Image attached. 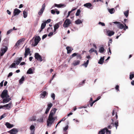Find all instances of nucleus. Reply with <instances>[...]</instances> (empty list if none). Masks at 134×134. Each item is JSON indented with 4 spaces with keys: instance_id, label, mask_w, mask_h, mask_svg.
Listing matches in <instances>:
<instances>
[{
    "instance_id": "6ab92c4d",
    "label": "nucleus",
    "mask_w": 134,
    "mask_h": 134,
    "mask_svg": "<svg viewBox=\"0 0 134 134\" xmlns=\"http://www.w3.org/2000/svg\"><path fill=\"white\" fill-rule=\"evenodd\" d=\"M105 49L103 47H101L99 48V51L100 53H103L104 52Z\"/></svg>"
},
{
    "instance_id": "7ed1b4c3",
    "label": "nucleus",
    "mask_w": 134,
    "mask_h": 134,
    "mask_svg": "<svg viewBox=\"0 0 134 134\" xmlns=\"http://www.w3.org/2000/svg\"><path fill=\"white\" fill-rule=\"evenodd\" d=\"M8 49V47L6 46L1 48L0 51V56H2L7 51Z\"/></svg>"
},
{
    "instance_id": "cd10ccee",
    "label": "nucleus",
    "mask_w": 134,
    "mask_h": 134,
    "mask_svg": "<svg viewBox=\"0 0 134 134\" xmlns=\"http://www.w3.org/2000/svg\"><path fill=\"white\" fill-rule=\"evenodd\" d=\"M33 73V70L32 68H30L27 71V74H32Z\"/></svg>"
},
{
    "instance_id": "8fccbe9b",
    "label": "nucleus",
    "mask_w": 134,
    "mask_h": 134,
    "mask_svg": "<svg viewBox=\"0 0 134 134\" xmlns=\"http://www.w3.org/2000/svg\"><path fill=\"white\" fill-rule=\"evenodd\" d=\"M98 24L99 25H101L102 26H105V24L103 23H102L101 22H99L98 23Z\"/></svg>"
},
{
    "instance_id": "c03bdc74",
    "label": "nucleus",
    "mask_w": 134,
    "mask_h": 134,
    "mask_svg": "<svg viewBox=\"0 0 134 134\" xmlns=\"http://www.w3.org/2000/svg\"><path fill=\"white\" fill-rule=\"evenodd\" d=\"M134 77V75L133 74H130V79L131 80H132Z\"/></svg>"
},
{
    "instance_id": "5fc2aeb1",
    "label": "nucleus",
    "mask_w": 134,
    "mask_h": 134,
    "mask_svg": "<svg viewBox=\"0 0 134 134\" xmlns=\"http://www.w3.org/2000/svg\"><path fill=\"white\" fill-rule=\"evenodd\" d=\"M77 53H74L72 54V57H75V56H77Z\"/></svg>"
},
{
    "instance_id": "ea45409f",
    "label": "nucleus",
    "mask_w": 134,
    "mask_h": 134,
    "mask_svg": "<svg viewBox=\"0 0 134 134\" xmlns=\"http://www.w3.org/2000/svg\"><path fill=\"white\" fill-rule=\"evenodd\" d=\"M6 115L7 114L6 113H4L1 116L0 118V120H1L3 119V118H4V117H5L6 116Z\"/></svg>"
},
{
    "instance_id": "4d7b16f0",
    "label": "nucleus",
    "mask_w": 134,
    "mask_h": 134,
    "mask_svg": "<svg viewBox=\"0 0 134 134\" xmlns=\"http://www.w3.org/2000/svg\"><path fill=\"white\" fill-rule=\"evenodd\" d=\"M119 86L118 85H117L116 86L115 88V89H116V90H117L118 91H119Z\"/></svg>"
},
{
    "instance_id": "473e14b6",
    "label": "nucleus",
    "mask_w": 134,
    "mask_h": 134,
    "mask_svg": "<svg viewBox=\"0 0 134 134\" xmlns=\"http://www.w3.org/2000/svg\"><path fill=\"white\" fill-rule=\"evenodd\" d=\"M23 17L24 18H25L27 16V12L25 11L23 12Z\"/></svg>"
},
{
    "instance_id": "4468645a",
    "label": "nucleus",
    "mask_w": 134,
    "mask_h": 134,
    "mask_svg": "<svg viewBox=\"0 0 134 134\" xmlns=\"http://www.w3.org/2000/svg\"><path fill=\"white\" fill-rule=\"evenodd\" d=\"M30 53V52L29 48H26L25 49V52L24 54V58L26 57Z\"/></svg>"
},
{
    "instance_id": "79ce46f5",
    "label": "nucleus",
    "mask_w": 134,
    "mask_h": 134,
    "mask_svg": "<svg viewBox=\"0 0 134 134\" xmlns=\"http://www.w3.org/2000/svg\"><path fill=\"white\" fill-rule=\"evenodd\" d=\"M80 11L79 9L77 10L76 13V16H78L80 15Z\"/></svg>"
},
{
    "instance_id": "9b49d317",
    "label": "nucleus",
    "mask_w": 134,
    "mask_h": 134,
    "mask_svg": "<svg viewBox=\"0 0 134 134\" xmlns=\"http://www.w3.org/2000/svg\"><path fill=\"white\" fill-rule=\"evenodd\" d=\"M18 132V129H13L9 132L10 134H16Z\"/></svg>"
},
{
    "instance_id": "a211bd4d",
    "label": "nucleus",
    "mask_w": 134,
    "mask_h": 134,
    "mask_svg": "<svg viewBox=\"0 0 134 134\" xmlns=\"http://www.w3.org/2000/svg\"><path fill=\"white\" fill-rule=\"evenodd\" d=\"M66 49L67 51V53L68 54L70 53L73 50V48L69 46H67L66 47Z\"/></svg>"
},
{
    "instance_id": "1a4fd4ad",
    "label": "nucleus",
    "mask_w": 134,
    "mask_h": 134,
    "mask_svg": "<svg viewBox=\"0 0 134 134\" xmlns=\"http://www.w3.org/2000/svg\"><path fill=\"white\" fill-rule=\"evenodd\" d=\"M41 38L40 37L37 36L36 37L35 39V45L34 46H36L40 41Z\"/></svg>"
},
{
    "instance_id": "774afa93",
    "label": "nucleus",
    "mask_w": 134,
    "mask_h": 134,
    "mask_svg": "<svg viewBox=\"0 0 134 134\" xmlns=\"http://www.w3.org/2000/svg\"><path fill=\"white\" fill-rule=\"evenodd\" d=\"M55 74H54V75H53V76H52V78L50 80L51 81L52 80H53V79L54 78V77L55 76Z\"/></svg>"
},
{
    "instance_id": "ddd939ff",
    "label": "nucleus",
    "mask_w": 134,
    "mask_h": 134,
    "mask_svg": "<svg viewBox=\"0 0 134 134\" xmlns=\"http://www.w3.org/2000/svg\"><path fill=\"white\" fill-rule=\"evenodd\" d=\"M83 6L86 7L88 9H92V8H91V7L92 6V5L91 3H87L84 4L83 5Z\"/></svg>"
},
{
    "instance_id": "20e7f679",
    "label": "nucleus",
    "mask_w": 134,
    "mask_h": 134,
    "mask_svg": "<svg viewBox=\"0 0 134 134\" xmlns=\"http://www.w3.org/2000/svg\"><path fill=\"white\" fill-rule=\"evenodd\" d=\"M71 23V22L70 20L69 19H66L64 23L63 26L64 27H68Z\"/></svg>"
},
{
    "instance_id": "39448f33",
    "label": "nucleus",
    "mask_w": 134,
    "mask_h": 134,
    "mask_svg": "<svg viewBox=\"0 0 134 134\" xmlns=\"http://www.w3.org/2000/svg\"><path fill=\"white\" fill-rule=\"evenodd\" d=\"M45 7V4L44 3L42 5V8L40 10L38 13V14L39 15H42L44 10Z\"/></svg>"
},
{
    "instance_id": "603ef678",
    "label": "nucleus",
    "mask_w": 134,
    "mask_h": 134,
    "mask_svg": "<svg viewBox=\"0 0 134 134\" xmlns=\"http://www.w3.org/2000/svg\"><path fill=\"white\" fill-rule=\"evenodd\" d=\"M51 19H48L47 21H46L45 22H44L46 23H46H49L51 22Z\"/></svg>"
},
{
    "instance_id": "f3484780",
    "label": "nucleus",
    "mask_w": 134,
    "mask_h": 134,
    "mask_svg": "<svg viewBox=\"0 0 134 134\" xmlns=\"http://www.w3.org/2000/svg\"><path fill=\"white\" fill-rule=\"evenodd\" d=\"M80 61L79 60H75L73 62L72 65L74 66L78 65L80 64Z\"/></svg>"
},
{
    "instance_id": "aec40b11",
    "label": "nucleus",
    "mask_w": 134,
    "mask_h": 134,
    "mask_svg": "<svg viewBox=\"0 0 134 134\" xmlns=\"http://www.w3.org/2000/svg\"><path fill=\"white\" fill-rule=\"evenodd\" d=\"M117 27L118 28L122 29L124 28V26L123 24H121L120 22L118 25Z\"/></svg>"
},
{
    "instance_id": "6e6552de",
    "label": "nucleus",
    "mask_w": 134,
    "mask_h": 134,
    "mask_svg": "<svg viewBox=\"0 0 134 134\" xmlns=\"http://www.w3.org/2000/svg\"><path fill=\"white\" fill-rule=\"evenodd\" d=\"M21 12V11L20 10L17 8L15 9L13 12V16L18 15Z\"/></svg>"
},
{
    "instance_id": "2f4dec72",
    "label": "nucleus",
    "mask_w": 134,
    "mask_h": 134,
    "mask_svg": "<svg viewBox=\"0 0 134 134\" xmlns=\"http://www.w3.org/2000/svg\"><path fill=\"white\" fill-rule=\"evenodd\" d=\"M53 105V104L51 103H48L47 105V108L50 109L51 108L52 106Z\"/></svg>"
},
{
    "instance_id": "e433bc0d",
    "label": "nucleus",
    "mask_w": 134,
    "mask_h": 134,
    "mask_svg": "<svg viewBox=\"0 0 134 134\" xmlns=\"http://www.w3.org/2000/svg\"><path fill=\"white\" fill-rule=\"evenodd\" d=\"M124 14L126 17L128 16L129 14V10H127L124 12Z\"/></svg>"
},
{
    "instance_id": "f8f14e48",
    "label": "nucleus",
    "mask_w": 134,
    "mask_h": 134,
    "mask_svg": "<svg viewBox=\"0 0 134 134\" xmlns=\"http://www.w3.org/2000/svg\"><path fill=\"white\" fill-rule=\"evenodd\" d=\"M48 94L47 92L46 91H44L42 92L40 95V97L42 98H44Z\"/></svg>"
},
{
    "instance_id": "4be33fe9",
    "label": "nucleus",
    "mask_w": 134,
    "mask_h": 134,
    "mask_svg": "<svg viewBox=\"0 0 134 134\" xmlns=\"http://www.w3.org/2000/svg\"><path fill=\"white\" fill-rule=\"evenodd\" d=\"M104 60V57H101L99 60V61L98 62L99 64H102Z\"/></svg>"
},
{
    "instance_id": "bb28decb",
    "label": "nucleus",
    "mask_w": 134,
    "mask_h": 134,
    "mask_svg": "<svg viewBox=\"0 0 134 134\" xmlns=\"http://www.w3.org/2000/svg\"><path fill=\"white\" fill-rule=\"evenodd\" d=\"M88 63L89 60H88L86 62H84L83 64L82 65L85 66V68H86L88 64Z\"/></svg>"
},
{
    "instance_id": "69168bd1",
    "label": "nucleus",
    "mask_w": 134,
    "mask_h": 134,
    "mask_svg": "<svg viewBox=\"0 0 134 134\" xmlns=\"http://www.w3.org/2000/svg\"><path fill=\"white\" fill-rule=\"evenodd\" d=\"M120 22H119L115 21L113 23L117 25V26H118V25L119 24Z\"/></svg>"
},
{
    "instance_id": "b1692460",
    "label": "nucleus",
    "mask_w": 134,
    "mask_h": 134,
    "mask_svg": "<svg viewBox=\"0 0 134 134\" xmlns=\"http://www.w3.org/2000/svg\"><path fill=\"white\" fill-rule=\"evenodd\" d=\"M5 125L8 128H11L13 127V125L10 124L9 122H7L5 124Z\"/></svg>"
},
{
    "instance_id": "412c9836",
    "label": "nucleus",
    "mask_w": 134,
    "mask_h": 134,
    "mask_svg": "<svg viewBox=\"0 0 134 134\" xmlns=\"http://www.w3.org/2000/svg\"><path fill=\"white\" fill-rule=\"evenodd\" d=\"M4 42L3 44V46H4L5 45H7L8 44V40L7 39L5 38L3 40Z\"/></svg>"
},
{
    "instance_id": "3c124183",
    "label": "nucleus",
    "mask_w": 134,
    "mask_h": 134,
    "mask_svg": "<svg viewBox=\"0 0 134 134\" xmlns=\"http://www.w3.org/2000/svg\"><path fill=\"white\" fill-rule=\"evenodd\" d=\"M53 34V33L52 32H51L49 33L48 34V36L49 37H51L52 36Z\"/></svg>"
},
{
    "instance_id": "49530a36",
    "label": "nucleus",
    "mask_w": 134,
    "mask_h": 134,
    "mask_svg": "<svg viewBox=\"0 0 134 134\" xmlns=\"http://www.w3.org/2000/svg\"><path fill=\"white\" fill-rule=\"evenodd\" d=\"M95 50H94L93 48H91L89 51V52L90 53L94 52Z\"/></svg>"
},
{
    "instance_id": "c85d7f7f",
    "label": "nucleus",
    "mask_w": 134,
    "mask_h": 134,
    "mask_svg": "<svg viewBox=\"0 0 134 134\" xmlns=\"http://www.w3.org/2000/svg\"><path fill=\"white\" fill-rule=\"evenodd\" d=\"M108 11L109 13L111 14H113L115 12V10L114 8L108 9Z\"/></svg>"
},
{
    "instance_id": "a878e982",
    "label": "nucleus",
    "mask_w": 134,
    "mask_h": 134,
    "mask_svg": "<svg viewBox=\"0 0 134 134\" xmlns=\"http://www.w3.org/2000/svg\"><path fill=\"white\" fill-rule=\"evenodd\" d=\"M30 129L31 132H34L35 131V127L33 125H31L30 127Z\"/></svg>"
},
{
    "instance_id": "e2e57ef3",
    "label": "nucleus",
    "mask_w": 134,
    "mask_h": 134,
    "mask_svg": "<svg viewBox=\"0 0 134 134\" xmlns=\"http://www.w3.org/2000/svg\"><path fill=\"white\" fill-rule=\"evenodd\" d=\"M124 24L125 25V27H124V30H125L126 29H128V27L125 24Z\"/></svg>"
},
{
    "instance_id": "6e6d98bb",
    "label": "nucleus",
    "mask_w": 134,
    "mask_h": 134,
    "mask_svg": "<svg viewBox=\"0 0 134 134\" xmlns=\"http://www.w3.org/2000/svg\"><path fill=\"white\" fill-rule=\"evenodd\" d=\"M99 1H100L102 2H103V1L102 0H94V2H98Z\"/></svg>"
},
{
    "instance_id": "423d86ee",
    "label": "nucleus",
    "mask_w": 134,
    "mask_h": 134,
    "mask_svg": "<svg viewBox=\"0 0 134 134\" xmlns=\"http://www.w3.org/2000/svg\"><path fill=\"white\" fill-rule=\"evenodd\" d=\"M35 57L36 59L37 60L41 62L42 61V59L41 56L38 53H36L35 54Z\"/></svg>"
},
{
    "instance_id": "37998d69",
    "label": "nucleus",
    "mask_w": 134,
    "mask_h": 134,
    "mask_svg": "<svg viewBox=\"0 0 134 134\" xmlns=\"http://www.w3.org/2000/svg\"><path fill=\"white\" fill-rule=\"evenodd\" d=\"M69 126L68 125L66 126L65 127L63 128V130L64 131H66L68 129Z\"/></svg>"
},
{
    "instance_id": "5701e85b",
    "label": "nucleus",
    "mask_w": 134,
    "mask_h": 134,
    "mask_svg": "<svg viewBox=\"0 0 134 134\" xmlns=\"http://www.w3.org/2000/svg\"><path fill=\"white\" fill-rule=\"evenodd\" d=\"M64 5L62 4H55L52 7V8H54L55 7H57L58 8H60L62 7Z\"/></svg>"
},
{
    "instance_id": "a18cd8bd",
    "label": "nucleus",
    "mask_w": 134,
    "mask_h": 134,
    "mask_svg": "<svg viewBox=\"0 0 134 134\" xmlns=\"http://www.w3.org/2000/svg\"><path fill=\"white\" fill-rule=\"evenodd\" d=\"M13 31V29H11L7 32V35H8L10 34L11 32Z\"/></svg>"
},
{
    "instance_id": "f03ea898",
    "label": "nucleus",
    "mask_w": 134,
    "mask_h": 134,
    "mask_svg": "<svg viewBox=\"0 0 134 134\" xmlns=\"http://www.w3.org/2000/svg\"><path fill=\"white\" fill-rule=\"evenodd\" d=\"M1 96L3 100V103H5L9 102L11 99L9 97V96L8 95V91L4 90L2 92Z\"/></svg>"
},
{
    "instance_id": "f704fd0d",
    "label": "nucleus",
    "mask_w": 134,
    "mask_h": 134,
    "mask_svg": "<svg viewBox=\"0 0 134 134\" xmlns=\"http://www.w3.org/2000/svg\"><path fill=\"white\" fill-rule=\"evenodd\" d=\"M59 23H58L55 24L54 26V29H57L59 27Z\"/></svg>"
},
{
    "instance_id": "de8ad7c7",
    "label": "nucleus",
    "mask_w": 134,
    "mask_h": 134,
    "mask_svg": "<svg viewBox=\"0 0 134 134\" xmlns=\"http://www.w3.org/2000/svg\"><path fill=\"white\" fill-rule=\"evenodd\" d=\"M51 97L53 98V100H54L55 98V95L53 93L51 94Z\"/></svg>"
},
{
    "instance_id": "c9c22d12",
    "label": "nucleus",
    "mask_w": 134,
    "mask_h": 134,
    "mask_svg": "<svg viewBox=\"0 0 134 134\" xmlns=\"http://www.w3.org/2000/svg\"><path fill=\"white\" fill-rule=\"evenodd\" d=\"M29 120L31 121H34L36 120V118L35 116L31 117L29 119Z\"/></svg>"
},
{
    "instance_id": "58836bf2",
    "label": "nucleus",
    "mask_w": 134,
    "mask_h": 134,
    "mask_svg": "<svg viewBox=\"0 0 134 134\" xmlns=\"http://www.w3.org/2000/svg\"><path fill=\"white\" fill-rule=\"evenodd\" d=\"M77 58V59H81L82 58V57L80 54L77 53V55L76 56Z\"/></svg>"
},
{
    "instance_id": "0e129e2a",
    "label": "nucleus",
    "mask_w": 134,
    "mask_h": 134,
    "mask_svg": "<svg viewBox=\"0 0 134 134\" xmlns=\"http://www.w3.org/2000/svg\"><path fill=\"white\" fill-rule=\"evenodd\" d=\"M111 54V52L110 48H109V52L108 53V55H110Z\"/></svg>"
},
{
    "instance_id": "13d9d810",
    "label": "nucleus",
    "mask_w": 134,
    "mask_h": 134,
    "mask_svg": "<svg viewBox=\"0 0 134 134\" xmlns=\"http://www.w3.org/2000/svg\"><path fill=\"white\" fill-rule=\"evenodd\" d=\"M12 75H13L12 72H10L9 73L8 75V77H9L11 76H12Z\"/></svg>"
},
{
    "instance_id": "338daca9",
    "label": "nucleus",
    "mask_w": 134,
    "mask_h": 134,
    "mask_svg": "<svg viewBox=\"0 0 134 134\" xmlns=\"http://www.w3.org/2000/svg\"><path fill=\"white\" fill-rule=\"evenodd\" d=\"M72 12H71V11H69L68 12V15L67 16V17H66V18H68L70 15V13Z\"/></svg>"
},
{
    "instance_id": "c756f323",
    "label": "nucleus",
    "mask_w": 134,
    "mask_h": 134,
    "mask_svg": "<svg viewBox=\"0 0 134 134\" xmlns=\"http://www.w3.org/2000/svg\"><path fill=\"white\" fill-rule=\"evenodd\" d=\"M105 132V129L104 128L99 131V134H104Z\"/></svg>"
},
{
    "instance_id": "0eeeda50",
    "label": "nucleus",
    "mask_w": 134,
    "mask_h": 134,
    "mask_svg": "<svg viewBox=\"0 0 134 134\" xmlns=\"http://www.w3.org/2000/svg\"><path fill=\"white\" fill-rule=\"evenodd\" d=\"M4 106H5V108L4 109H9L12 107V104L11 102H10L8 104H6L4 105Z\"/></svg>"
},
{
    "instance_id": "7c9ffc66",
    "label": "nucleus",
    "mask_w": 134,
    "mask_h": 134,
    "mask_svg": "<svg viewBox=\"0 0 134 134\" xmlns=\"http://www.w3.org/2000/svg\"><path fill=\"white\" fill-rule=\"evenodd\" d=\"M82 23V21L80 19H78L75 21V23L77 24H79Z\"/></svg>"
},
{
    "instance_id": "a19ab883",
    "label": "nucleus",
    "mask_w": 134,
    "mask_h": 134,
    "mask_svg": "<svg viewBox=\"0 0 134 134\" xmlns=\"http://www.w3.org/2000/svg\"><path fill=\"white\" fill-rule=\"evenodd\" d=\"M118 121L117 120L114 123L115 126L116 127V129H117L118 126Z\"/></svg>"
},
{
    "instance_id": "2eb2a0df",
    "label": "nucleus",
    "mask_w": 134,
    "mask_h": 134,
    "mask_svg": "<svg viewBox=\"0 0 134 134\" xmlns=\"http://www.w3.org/2000/svg\"><path fill=\"white\" fill-rule=\"evenodd\" d=\"M107 34L108 36H111L114 34V32L113 31L109 30L107 31Z\"/></svg>"
},
{
    "instance_id": "680f3d73",
    "label": "nucleus",
    "mask_w": 134,
    "mask_h": 134,
    "mask_svg": "<svg viewBox=\"0 0 134 134\" xmlns=\"http://www.w3.org/2000/svg\"><path fill=\"white\" fill-rule=\"evenodd\" d=\"M49 110L50 109H49L47 108V109H46V111H45V113L46 114H47L48 113V112Z\"/></svg>"
},
{
    "instance_id": "f257e3e1",
    "label": "nucleus",
    "mask_w": 134,
    "mask_h": 134,
    "mask_svg": "<svg viewBox=\"0 0 134 134\" xmlns=\"http://www.w3.org/2000/svg\"><path fill=\"white\" fill-rule=\"evenodd\" d=\"M57 110V109L54 108L51 111L47 120V126L51 127L55 119H56V117H54L53 116L55 114Z\"/></svg>"
},
{
    "instance_id": "393cba45",
    "label": "nucleus",
    "mask_w": 134,
    "mask_h": 134,
    "mask_svg": "<svg viewBox=\"0 0 134 134\" xmlns=\"http://www.w3.org/2000/svg\"><path fill=\"white\" fill-rule=\"evenodd\" d=\"M46 26V23L44 22L42 23L41 25V29L40 31V32H41L42 31L43 29H44Z\"/></svg>"
},
{
    "instance_id": "dca6fc26",
    "label": "nucleus",
    "mask_w": 134,
    "mask_h": 134,
    "mask_svg": "<svg viewBox=\"0 0 134 134\" xmlns=\"http://www.w3.org/2000/svg\"><path fill=\"white\" fill-rule=\"evenodd\" d=\"M24 41L23 38H21L16 43L15 46L18 47Z\"/></svg>"
},
{
    "instance_id": "052dcab7",
    "label": "nucleus",
    "mask_w": 134,
    "mask_h": 134,
    "mask_svg": "<svg viewBox=\"0 0 134 134\" xmlns=\"http://www.w3.org/2000/svg\"><path fill=\"white\" fill-rule=\"evenodd\" d=\"M47 36V35L46 34H45V35H44L42 36V39H44L45 38H46V37Z\"/></svg>"
},
{
    "instance_id": "9d476101",
    "label": "nucleus",
    "mask_w": 134,
    "mask_h": 134,
    "mask_svg": "<svg viewBox=\"0 0 134 134\" xmlns=\"http://www.w3.org/2000/svg\"><path fill=\"white\" fill-rule=\"evenodd\" d=\"M47 115H43L42 117L39 118L37 120V121L39 122H42L43 121V119L46 118Z\"/></svg>"
},
{
    "instance_id": "09e8293b",
    "label": "nucleus",
    "mask_w": 134,
    "mask_h": 134,
    "mask_svg": "<svg viewBox=\"0 0 134 134\" xmlns=\"http://www.w3.org/2000/svg\"><path fill=\"white\" fill-rule=\"evenodd\" d=\"M105 129V132H106L107 134H110V131L108 130L107 128Z\"/></svg>"
},
{
    "instance_id": "bf43d9fd",
    "label": "nucleus",
    "mask_w": 134,
    "mask_h": 134,
    "mask_svg": "<svg viewBox=\"0 0 134 134\" xmlns=\"http://www.w3.org/2000/svg\"><path fill=\"white\" fill-rule=\"evenodd\" d=\"M85 83V80L83 81L82 82H80L79 85H82Z\"/></svg>"
},
{
    "instance_id": "4c0bfd02",
    "label": "nucleus",
    "mask_w": 134,
    "mask_h": 134,
    "mask_svg": "<svg viewBox=\"0 0 134 134\" xmlns=\"http://www.w3.org/2000/svg\"><path fill=\"white\" fill-rule=\"evenodd\" d=\"M15 68V64L14 63H13L10 66L9 68Z\"/></svg>"
},
{
    "instance_id": "72a5a7b5",
    "label": "nucleus",
    "mask_w": 134,
    "mask_h": 134,
    "mask_svg": "<svg viewBox=\"0 0 134 134\" xmlns=\"http://www.w3.org/2000/svg\"><path fill=\"white\" fill-rule=\"evenodd\" d=\"M24 77H22L21 78L19 81L20 83V84H22L23 83V81H24Z\"/></svg>"
},
{
    "instance_id": "864d4df0",
    "label": "nucleus",
    "mask_w": 134,
    "mask_h": 134,
    "mask_svg": "<svg viewBox=\"0 0 134 134\" xmlns=\"http://www.w3.org/2000/svg\"><path fill=\"white\" fill-rule=\"evenodd\" d=\"M55 12L54 10L52 9L51 10V13L52 14H54L55 13Z\"/></svg>"
}]
</instances>
